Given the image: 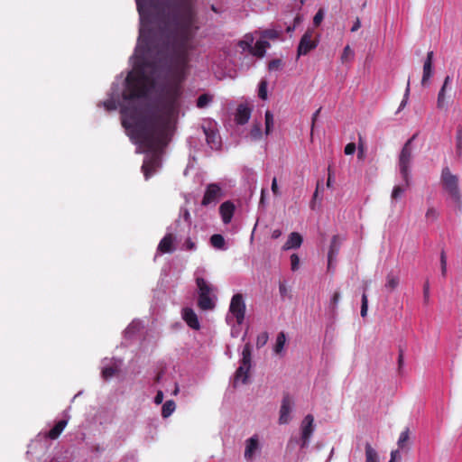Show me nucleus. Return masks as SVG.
I'll list each match as a JSON object with an SVG mask.
<instances>
[{
    "mask_svg": "<svg viewBox=\"0 0 462 462\" xmlns=\"http://www.w3.org/2000/svg\"><path fill=\"white\" fill-rule=\"evenodd\" d=\"M331 185H332V176L330 173V168H328V180H327V187L330 188Z\"/></svg>",
    "mask_w": 462,
    "mask_h": 462,
    "instance_id": "nucleus-63",
    "label": "nucleus"
},
{
    "mask_svg": "<svg viewBox=\"0 0 462 462\" xmlns=\"http://www.w3.org/2000/svg\"><path fill=\"white\" fill-rule=\"evenodd\" d=\"M272 191L275 196L280 195L277 180L275 177L273 179V181H272Z\"/></svg>",
    "mask_w": 462,
    "mask_h": 462,
    "instance_id": "nucleus-54",
    "label": "nucleus"
},
{
    "mask_svg": "<svg viewBox=\"0 0 462 462\" xmlns=\"http://www.w3.org/2000/svg\"><path fill=\"white\" fill-rule=\"evenodd\" d=\"M198 306L202 310H212L215 307L213 300L210 295L199 294Z\"/></svg>",
    "mask_w": 462,
    "mask_h": 462,
    "instance_id": "nucleus-23",
    "label": "nucleus"
},
{
    "mask_svg": "<svg viewBox=\"0 0 462 462\" xmlns=\"http://www.w3.org/2000/svg\"><path fill=\"white\" fill-rule=\"evenodd\" d=\"M361 27L360 20L357 18L351 28V32H356Z\"/></svg>",
    "mask_w": 462,
    "mask_h": 462,
    "instance_id": "nucleus-59",
    "label": "nucleus"
},
{
    "mask_svg": "<svg viewBox=\"0 0 462 462\" xmlns=\"http://www.w3.org/2000/svg\"><path fill=\"white\" fill-rule=\"evenodd\" d=\"M313 30L308 29L302 35L297 49L298 57L308 54L318 46L319 40L313 39Z\"/></svg>",
    "mask_w": 462,
    "mask_h": 462,
    "instance_id": "nucleus-7",
    "label": "nucleus"
},
{
    "mask_svg": "<svg viewBox=\"0 0 462 462\" xmlns=\"http://www.w3.org/2000/svg\"><path fill=\"white\" fill-rule=\"evenodd\" d=\"M142 28L135 51L137 64L125 79L124 99L144 97L154 87L157 69L168 60L174 74L182 78L199 31L191 0H135Z\"/></svg>",
    "mask_w": 462,
    "mask_h": 462,
    "instance_id": "nucleus-1",
    "label": "nucleus"
},
{
    "mask_svg": "<svg viewBox=\"0 0 462 462\" xmlns=\"http://www.w3.org/2000/svg\"><path fill=\"white\" fill-rule=\"evenodd\" d=\"M259 448L258 439L256 436L251 437L246 441V447L245 450V457L246 460H251Z\"/></svg>",
    "mask_w": 462,
    "mask_h": 462,
    "instance_id": "nucleus-20",
    "label": "nucleus"
},
{
    "mask_svg": "<svg viewBox=\"0 0 462 462\" xmlns=\"http://www.w3.org/2000/svg\"><path fill=\"white\" fill-rule=\"evenodd\" d=\"M300 265V258L296 254H293L291 255V270L294 272L299 269Z\"/></svg>",
    "mask_w": 462,
    "mask_h": 462,
    "instance_id": "nucleus-47",
    "label": "nucleus"
},
{
    "mask_svg": "<svg viewBox=\"0 0 462 462\" xmlns=\"http://www.w3.org/2000/svg\"><path fill=\"white\" fill-rule=\"evenodd\" d=\"M400 283V278L393 273H388L386 276V282L384 288L387 291L391 292L394 291Z\"/></svg>",
    "mask_w": 462,
    "mask_h": 462,
    "instance_id": "nucleus-24",
    "label": "nucleus"
},
{
    "mask_svg": "<svg viewBox=\"0 0 462 462\" xmlns=\"http://www.w3.org/2000/svg\"><path fill=\"white\" fill-rule=\"evenodd\" d=\"M409 95H410V80H408V82H407V87L405 89L403 99L400 104L398 111H401L406 106L408 98H409Z\"/></svg>",
    "mask_w": 462,
    "mask_h": 462,
    "instance_id": "nucleus-45",
    "label": "nucleus"
},
{
    "mask_svg": "<svg viewBox=\"0 0 462 462\" xmlns=\"http://www.w3.org/2000/svg\"><path fill=\"white\" fill-rule=\"evenodd\" d=\"M356 143H347V144L345 146V150H344V152H345V153H346V155H351V154H353V153L356 152Z\"/></svg>",
    "mask_w": 462,
    "mask_h": 462,
    "instance_id": "nucleus-50",
    "label": "nucleus"
},
{
    "mask_svg": "<svg viewBox=\"0 0 462 462\" xmlns=\"http://www.w3.org/2000/svg\"><path fill=\"white\" fill-rule=\"evenodd\" d=\"M251 116V108L246 105H239L236 109V121L238 125L246 124Z\"/></svg>",
    "mask_w": 462,
    "mask_h": 462,
    "instance_id": "nucleus-18",
    "label": "nucleus"
},
{
    "mask_svg": "<svg viewBox=\"0 0 462 462\" xmlns=\"http://www.w3.org/2000/svg\"><path fill=\"white\" fill-rule=\"evenodd\" d=\"M210 244L215 248L223 249L225 246V239L222 235L215 234L210 237Z\"/></svg>",
    "mask_w": 462,
    "mask_h": 462,
    "instance_id": "nucleus-30",
    "label": "nucleus"
},
{
    "mask_svg": "<svg viewBox=\"0 0 462 462\" xmlns=\"http://www.w3.org/2000/svg\"><path fill=\"white\" fill-rule=\"evenodd\" d=\"M117 372H118V369L116 366L105 367L102 370V377L105 380H108V379L112 378Z\"/></svg>",
    "mask_w": 462,
    "mask_h": 462,
    "instance_id": "nucleus-36",
    "label": "nucleus"
},
{
    "mask_svg": "<svg viewBox=\"0 0 462 462\" xmlns=\"http://www.w3.org/2000/svg\"><path fill=\"white\" fill-rule=\"evenodd\" d=\"M367 309H368L367 295L365 293H363V295H362L361 311H360V314H361V316L363 318H365L366 316Z\"/></svg>",
    "mask_w": 462,
    "mask_h": 462,
    "instance_id": "nucleus-42",
    "label": "nucleus"
},
{
    "mask_svg": "<svg viewBox=\"0 0 462 462\" xmlns=\"http://www.w3.org/2000/svg\"><path fill=\"white\" fill-rule=\"evenodd\" d=\"M235 212V205L231 201H225L219 207V213L222 217V221L225 224H228L231 222V219L234 216Z\"/></svg>",
    "mask_w": 462,
    "mask_h": 462,
    "instance_id": "nucleus-15",
    "label": "nucleus"
},
{
    "mask_svg": "<svg viewBox=\"0 0 462 462\" xmlns=\"http://www.w3.org/2000/svg\"><path fill=\"white\" fill-rule=\"evenodd\" d=\"M175 236L169 233L166 234L160 241L157 250L161 254H171L175 250L174 247Z\"/></svg>",
    "mask_w": 462,
    "mask_h": 462,
    "instance_id": "nucleus-12",
    "label": "nucleus"
},
{
    "mask_svg": "<svg viewBox=\"0 0 462 462\" xmlns=\"http://www.w3.org/2000/svg\"><path fill=\"white\" fill-rule=\"evenodd\" d=\"M182 319L192 329H199L200 324L198 316L191 308L187 307L182 310Z\"/></svg>",
    "mask_w": 462,
    "mask_h": 462,
    "instance_id": "nucleus-13",
    "label": "nucleus"
},
{
    "mask_svg": "<svg viewBox=\"0 0 462 462\" xmlns=\"http://www.w3.org/2000/svg\"><path fill=\"white\" fill-rule=\"evenodd\" d=\"M252 363V346L250 343H246L244 346L242 351V358L240 360V365L236 369L235 374L234 384L236 385L238 382L246 383L249 376Z\"/></svg>",
    "mask_w": 462,
    "mask_h": 462,
    "instance_id": "nucleus-4",
    "label": "nucleus"
},
{
    "mask_svg": "<svg viewBox=\"0 0 462 462\" xmlns=\"http://www.w3.org/2000/svg\"><path fill=\"white\" fill-rule=\"evenodd\" d=\"M282 67V60L281 59L272 60L268 63V69L271 71L279 70Z\"/></svg>",
    "mask_w": 462,
    "mask_h": 462,
    "instance_id": "nucleus-41",
    "label": "nucleus"
},
{
    "mask_svg": "<svg viewBox=\"0 0 462 462\" xmlns=\"http://www.w3.org/2000/svg\"><path fill=\"white\" fill-rule=\"evenodd\" d=\"M270 47V43L264 40H259L255 42L254 46L252 47L251 54L254 56L262 58L264 56L266 49Z\"/></svg>",
    "mask_w": 462,
    "mask_h": 462,
    "instance_id": "nucleus-21",
    "label": "nucleus"
},
{
    "mask_svg": "<svg viewBox=\"0 0 462 462\" xmlns=\"http://www.w3.org/2000/svg\"><path fill=\"white\" fill-rule=\"evenodd\" d=\"M342 239L338 235L333 236L331 239V244L329 246L328 254V268L329 269L332 263V261L336 259L340 246H341Z\"/></svg>",
    "mask_w": 462,
    "mask_h": 462,
    "instance_id": "nucleus-14",
    "label": "nucleus"
},
{
    "mask_svg": "<svg viewBox=\"0 0 462 462\" xmlns=\"http://www.w3.org/2000/svg\"><path fill=\"white\" fill-rule=\"evenodd\" d=\"M432 62H433V51L427 53L426 60L423 64V75L421 79V84L425 85L432 76Z\"/></svg>",
    "mask_w": 462,
    "mask_h": 462,
    "instance_id": "nucleus-16",
    "label": "nucleus"
},
{
    "mask_svg": "<svg viewBox=\"0 0 462 462\" xmlns=\"http://www.w3.org/2000/svg\"><path fill=\"white\" fill-rule=\"evenodd\" d=\"M250 136L254 140L260 139L262 136V129H261V124L256 123L254 124L250 131Z\"/></svg>",
    "mask_w": 462,
    "mask_h": 462,
    "instance_id": "nucleus-37",
    "label": "nucleus"
},
{
    "mask_svg": "<svg viewBox=\"0 0 462 462\" xmlns=\"http://www.w3.org/2000/svg\"><path fill=\"white\" fill-rule=\"evenodd\" d=\"M301 437L300 447L306 448L309 446L310 439L314 432V417L311 414L305 416L300 425Z\"/></svg>",
    "mask_w": 462,
    "mask_h": 462,
    "instance_id": "nucleus-8",
    "label": "nucleus"
},
{
    "mask_svg": "<svg viewBox=\"0 0 462 462\" xmlns=\"http://www.w3.org/2000/svg\"><path fill=\"white\" fill-rule=\"evenodd\" d=\"M245 310L246 307L243 295L241 293L235 294L231 299L229 312L236 319L238 325H241L245 320Z\"/></svg>",
    "mask_w": 462,
    "mask_h": 462,
    "instance_id": "nucleus-6",
    "label": "nucleus"
},
{
    "mask_svg": "<svg viewBox=\"0 0 462 462\" xmlns=\"http://www.w3.org/2000/svg\"><path fill=\"white\" fill-rule=\"evenodd\" d=\"M175 409H176V404H175L174 401L169 400V401L165 402V403L162 405V416L163 418L170 417L173 413Z\"/></svg>",
    "mask_w": 462,
    "mask_h": 462,
    "instance_id": "nucleus-28",
    "label": "nucleus"
},
{
    "mask_svg": "<svg viewBox=\"0 0 462 462\" xmlns=\"http://www.w3.org/2000/svg\"><path fill=\"white\" fill-rule=\"evenodd\" d=\"M268 339H269V335L267 332L264 331V332L260 333L256 338V347L261 348L263 346H265L266 343L268 342Z\"/></svg>",
    "mask_w": 462,
    "mask_h": 462,
    "instance_id": "nucleus-38",
    "label": "nucleus"
},
{
    "mask_svg": "<svg viewBox=\"0 0 462 462\" xmlns=\"http://www.w3.org/2000/svg\"><path fill=\"white\" fill-rule=\"evenodd\" d=\"M409 435H410V430L409 429H405L401 434H400V437H399V439H398V446L399 448H402L405 445V443L408 441L409 439Z\"/></svg>",
    "mask_w": 462,
    "mask_h": 462,
    "instance_id": "nucleus-39",
    "label": "nucleus"
},
{
    "mask_svg": "<svg viewBox=\"0 0 462 462\" xmlns=\"http://www.w3.org/2000/svg\"><path fill=\"white\" fill-rule=\"evenodd\" d=\"M398 365L399 367H402L403 365V351L402 349L399 351Z\"/></svg>",
    "mask_w": 462,
    "mask_h": 462,
    "instance_id": "nucleus-61",
    "label": "nucleus"
},
{
    "mask_svg": "<svg viewBox=\"0 0 462 462\" xmlns=\"http://www.w3.org/2000/svg\"><path fill=\"white\" fill-rule=\"evenodd\" d=\"M320 111H321V107H319L312 116V118H311V133L313 132V128L315 126L316 121L318 119V116H319Z\"/></svg>",
    "mask_w": 462,
    "mask_h": 462,
    "instance_id": "nucleus-55",
    "label": "nucleus"
},
{
    "mask_svg": "<svg viewBox=\"0 0 462 462\" xmlns=\"http://www.w3.org/2000/svg\"><path fill=\"white\" fill-rule=\"evenodd\" d=\"M401 459V454H400V451L398 449L396 450H393L391 452V459L389 462H395V461H398Z\"/></svg>",
    "mask_w": 462,
    "mask_h": 462,
    "instance_id": "nucleus-53",
    "label": "nucleus"
},
{
    "mask_svg": "<svg viewBox=\"0 0 462 462\" xmlns=\"http://www.w3.org/2000/svg\"><path fill=\"white\" fill-rule=\"evenodd\" d=\"M339 299H340V292L339 291H335L331 300H330V309H331V311L334 313L336 311V309H337V305L339 301Z\"/></svg>",
    "mask_w": 462,
    "mask_h": 462,
    "instance_id": "nucleus-43",
    "label": "nucleus"
},
{
    "mask_svg": "<svg viewBox=\"0 0 462 462\" xmlns=\"http://www.w3.org/2000/svg\"><path fill=\"white\" fill-rule=\"evenodd\" d=\"M203 132L206 136L207 143L210 146L212 150H219L221 147V138L218 133L210 128L203 127Z\"/></svg>",
    "mask_w": 462,
    "mask_h": 462,
    "instance_id": "nucleus-11",
    "label": "nucleus"
},
{
    "mask_svg": "<svg viewBox=\"0 0 462 462\" xmlns=\"http://www.w3.org/2000/svg\"><path fill=\"white\" fill-rule=\"evenodd\" d=\"M456 150L458 156L462 154V129H458L456 136Z\"/></svg>",
    "mask_w": 462,
    "mask_h": 462,
    "instance_id": "nucleus-40",
    "label": "nucleus"
},
{
    "mask_svg": "<svg viewBox=\"0 0 462 462\" xmlns=\"http://www.w3.org/2000/svg\"><path fill=\"white\" fill-rule=\"evenodd\" d=\"M184 246L188 251H192L196 249V244L189 237L186 239Z\"/></svg>",
    "mask_w": 462,
    "mask_h": 462,
    "instance_id": "nucleus-52",
    "label": "nucleus"
},
{
    "mask_svg": "<svg viewBox=\"0 0 462 462\" xmlns=\"http://www.w3.org/2000/svg\"><path fill=\"white\" fill-rule=\"evenodd\" d=\"M357 149L360 150V152H365V143H364L363 138L360 134H359V138H358Z\"/></svg>",
    "mask_w": 462,
    "mask_h": 462,
    "instance_id": "nucleus-58",
    "label": "nucleus"
},
{
    "mask_svg": "<svg viewBox=\"0 0 462 462\" xmlns=\"http://www.w3.org/2000/svg\"><path fill=\"white\" fill-rule=\"evenodd\" d=\"M267 86L268 83L265 79H262L259 83L258 97L263 100H266L268 97Z\"/></svg>",
    "mask_w": 462,
    "mask_h": 462,
    "instance_id": "nucleus-33",
    "label": "nucleus"
},
{
    "mask_svg": "<svg viewBox=\"0 0 462 462\" xmlns=\"http://www.w3.org/2000/svg\"><path fill=\"white\" fill-rule=\"evenodd\" d=\"M323 18H324V13H323V11L320 9V10H319V11L316 13V14H315V16H314V18H313V24H314L315 26H319V25L321 23V22H322Z\"/></svg>",
    "mask_w": 462,
    "mask_h": 462,
    "instance_id": "nucleus-48",
    "label": "nucleus"
},
{
    "mask_svg": "<svg viewBox=\"0 0 462 462\" xmlns=\"http://www.w3.org/2000/svg\"><path fill=\"white\" fill-rule=\"evenodd\" d=\"M180 94L178 84L170 85L161 91L154 108L148 113H142L136 106L121 109L122 125L133 129L146 153L142 165L145 180H149L162 165V152L169 142L171 122L179 113Z\"/></svg>",
    "mask_w": 462,
    "mask_h": 462,
    "instance_id": "nucleus-2",
    "label": "nucleus"
},
{
    "mask_svg": "<svg viewBox=\"0 0 462 462\" xmlns=\"http://www.w3.org/2000/svg\"><path fill=\"white\" fill-rule=\"evenodd\" d=\"M265 117V133L269 134L273 126V115L271 111L267 110L264 115Z\"/></svg>",
    "mask_w": 462,
    "mask_h": 462,
    "instance_id": "nucleus-34",
    "label": "nucleus"
},
{
    "mask_svg": "<svg viewBox=\"0 0 462 462\" xmlns=\"http://www.w3.org/2000/svg\"><path fill=\"white\" fill-rule=\"evenodd\" d=\"M417 134H413L403 145L399 155L400 172L405 181L406 186L410 185V166L412 158L411 143L416 139Z\"/></svg>",
    "mask_w": 462,
    "mask_h": 462,
    "instance_id": "nucleus-3",
    "label": "nucleus"
},
{
    "mask_svg": "<svg viewBox=\"0 0 462 462\" xmlns=\"http://www.w3.org/2000/svg\"><path fill=\"white\" fill-rule=\"evenodd\" d=\"M365 462H379L378 454L370 443L365 444Z\"/></svg>",
    "mask_w": 462,
    "mask_h": 462,
    "instance_id": "nucleus-27",
    "label": "nucleus"
},
{
    "mask_svg": "<svg viewBox=\"0 0 462 462\" xmlns=\"http://www.w3.org/2000/svg\"><path fill=\"white\" fill-rule=\"evenodd\" d=\"M254 42V37L251 34L245 35L243 40H240L237 45L242 49V51H248L251 52Z\"/></svg>",
    "mask_w": 462,
    "mask_h": 462,
    "instance_id": "nucleus-26",
    "label": "nucleus"
},
{
    "mask_svg": "<svg viewBox=\"0 0 462 462\" xmlns=\"http://www.w3.org/2000/svg\"><path fill=\"white\" fill-rule=\"evenodd\" d=\"M222 196L221 188L216 184L211 183L208 185L201 204L208 206L212 203H217Z\"/></svg>",
    "mask_w": 462,
    "mask_h": 462,
    "instance_id": "nucleus-9",
    "label": "nucleus"
},
{
    "mask_svg": "<svg viewBox=\"0 0 462 462\" xmlns=\"http://www.w3.org/2000/svg\"><path fill=\"white\" fill-rule=\"evenodd\" d=\"M438 211L434 208H429L425 215L427 219L432 221L436 220L438 218Z\"/></svg>",
    "mask_w": 462,
    "mask_h": 462,
    "instance_id": "nucleus-46",
    "label": "nucleus"
},
{
    "mask_svg": "<svg viewBox=\"0 0 462 462\" xmlns=\"http://www.w3.org/2000/svg\"><path fill=\"white\" fill-rule=\"evenodd\" d=\"M451 77L447 76L444 79L443 85L438 94V99H437V106L439 109L445 108L447 106L446 103V90L448 87L451 84Z\"/></svg>",
    "mask_w": 462,
    "mask_h": 462,
    "instance_id": "nucleus-19",
    "label": "nucleus"
},
{
    "mask_svg": "<svg viewBox=\"0 0 462 462\" xmlns=\"http://www.w3.org/2000/svg\"><path fill=\"white\" fill-rule=\"evenodd\" d=\"M403 192H404V189L402 187L395 186L392 192V199H397Z\"/></svg>",
    "mask_w": 462,
    "mask_h": 462,
    "instance_id": "nucleus-49",
    "label": "nucleus"
},
{
    "mask_svg": "<svg viewBox=\"0 0 462 462\" xmlns=\"http://www.w3.org/2000/svg\"><path fill=\"white\" fill-rule=\"evenodd\" d=\"M163 401V393L162 391H158L156 395H155V398H154V402L156 404H161Z\"/></svg>",
    "mask_w": 462,
    "mask_h": 462,
    "instance_id": "nucleus-56",
    "label": "nucleus"
},
{
    "mask_svg": "<svg viewBox=\"0 0 462 462\" xmlns=\"http://www.w3.org/2000/svg\"><path fill=\"white\" fill-rule=\"evenodd\" d=\"M354 55H355L354 51L350 48L349 45H346L344 48L342 55H341L342 62H348V61H350L351 60H353Z\"/></svg>",
    "mask_w": 462,
    "mask_h": 462,
    "instance_id": "nucleus-35",
    "label": "nucleus"
},
{
    "mask_svg": "<svg viewBox=\"0 0 462 462\" xmlns=\"http://www.w3.org/2000/svg\"><path fill=\"white\" fill-rule=\"evenodd\" d=\"M440 267H441V273L443 276L447 273V256L444 250L440 253Z\"/></svg>",
    "mask_w": 462,
    "mask_h": 462,
    "instance_id": "nucleus-44",
    "label": "nucleus"
},
{
    "mask_svg": "<svg viewBox=\"0 0 462 462\" xmlns=\"http://www.w3.org/2000/svg\"><path fill=\"white\" fill-rule=\"evenodd\" d=\"M212 96L208 94H202L197 99V106L199 108H204L212 101Z\"/></svg>",
    "mask_w": 462,
    "mask_h": 462,
    "instance_id": "nucleus-31",
    "label": "nucleus"
},
{
    "mask_svg": "<svg viewBox=\"0 0 462 462\" xmlns=\"http://www.w3.org/2000/svg\"><path fill=\"white\" fill-rule=\"evenodd\" d=\"M67 420H59L54 426L53 428L48 432L47 436L51 439H56L59 438V436L61 434V432L63 431V430L65 429L66 425H67Z\"/></svg>",
    "mask_w": 462,
    "mask_h": 462,
    "instance_id": "nucleus-22",
    "label": "nucleus"
},
{
    "mask_svg": "<svg viewBox=\"0 0 462 462\" xmlns=\"http://www.w3.org/2000/svg\"><path fill=\"white\" fill-rule=\"evenodd\" d=\"M281 32L274 29H267L261 32L263 39L276 40L280 37Z\"/></svg>",
    "mask_w": 462,
    "mask_h": 462,
    "instance_id": "nucleus-32",
    "label": "nucleus"
},
{
    "mask_svg": "<svg viewBox=\"0 0 462 462\" xmlns=\"http://www.w3.org/2000/svg\"><path fill=\"white\" fill-rule=\"evenodd\" d=\"M162 374H163V371H160V372L156 374V376H155V378H154V382H155V383H159V382L161 381L162 376Z\"/></svg>",
    "mask_w": 462,
    "mask_h": 462,
    "instance_id": "nucleus-64",
    "label": "nucleus"
},
{
    "mask_svg": "<svg viewBox=\"0 0 462 462\" xmlns=\"http://www.w3.org/2000/svg\"><path fill=\"white\" fill-rule=\"evenodd\" d=\"M279 291L282 297H284L287 294V288L284 283H280Z\"/></svg>",
    "mask_w": 462,
    "mask_h": 462,
    "instance_id": "nucleus-57",
    "label": "nucleus"
},
{
    "mask_svg": "<svg viewBox=\"0 0 462 462\" xmlns=\"http://www.w3.org/2000/svg\"><path fill=\"white\" fill-rule=\"evenodd\" d=\"M196 283L199 288V294L210 295L212 288L203 278L198 277Z\"/></svg>",
    "mask_w": 462,
    "mask_h": 462,
    "instance_id": "nucleus-25",
    "label": "nucleus"
},
{
    "mask_svg": "<svg viewBox=\"0 0 462 462\" xmlns=\"http://www.w3.org/2000/svg\"><path fill=\"white\" fill-rule=\"evenodd\" d=\"M285 342H286L285 333L280 332L277 335L276 342H275L274 348H273V350L276 354H280L282 351Z\"/></svg>",
    "mask_w": 462,
    "mask_h": 462,
    "instance_id": "nucleus-29",
    "label": "nucleus"
},
{
    "mask_svg": "<svg viewBox=\"0 0 462 462\" xmlns=\"http://www.w3.org/2000/svg\"><path fill=\"white\" fill-rule=\"evenodd\" d=\"M441 181L445 190L457 203L460 202L457 177L451 173L448 167H445L441 172Z\"/></svg>",
    "mask_w": 462,
    "mask_h": 462,
    "instance_id": "nucleus-5",
    "label": "nucleus"
},
{
    "mask_svg": "<svg viewBox=\"0 0 462 462\" xmlns=\"http://www.w3.org/2000/svg\"><path fill=\"white\" fill-rule=\"evenodd\" d=\"M293 406V401L291 397L286 393L283 395L282 404L280 408L279 423L288 424L291 420V412Z\"/></svg>",
    "mask_w": 462,
    "mask_h": 462,
    "instance_id": "nucleus-10",
    "label": "nucleus"
},
{
    "mask_svg": "<svg viewBox=\"0 0 462 462\" xmlns=\"http://www.w3.org/2000/svg\"><path fill=\"white\" fill-rule=\"evenodd\" d=\"M302 236L298 232H292L290 234L286 243L282 246V250L287 251L290 249H297L302 244Z\"/></svg>",
    "mask_w": 462,
    "mask_h": 462,
    "instance_id": "nucleus-17",
    "label": "nucleus"
},
{
    "mask_svg": "<svg viewBox=\"0 0 462 462\" xmlns=\"http://www.w3.org/2000/svg\"><path fill=\"white\" fill-rule=\"evenodd\" d=\"M423 300L425 303H428L430 300V284L428 281L423 286Z\"/></svg>",
    "mask_w": 462,
    "mask_h": 462,
    "instance_id": "nucleus-51",
    "label": "nucleus"
},
{
    "mask_svg": "<svg viewBox=\"0 0 462 462\" xmlns=\"http://www.w3.org/2000/svg\"><path fill=\"white\" fill-rule=\"evenodd\" d=\"M104 106L107 110H111L115 108L114 104L111 101H106L104 102Z\"/></svg>",
    "mask_w": 462,
    "mask_h": 462,
    "instance_id": "nucleus-62",
    "label": "nucleus"
},
{
    "mask_svg": "<svg viewBox=\"0 0 462 462\" xmlns=\"http://www.w3.org/2000/svg\"><path fill=\"white\" fill-rule=\"evenodd\" d=\"M282 236V231L280 229H274L272 233L273 239H278Z\"/></svg>",
    "mask_w": 462,
    "mask_h": 462,
    "instance_id": "nucleus-60",
    "label": "nucleus"
}]
</instances>
